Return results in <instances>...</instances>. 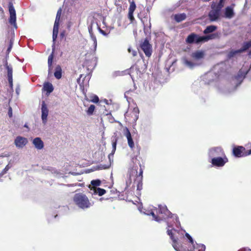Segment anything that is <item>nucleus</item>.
<instances>
[{
	"instance_id": "f257e3e1",
	"label": "nucleus",
	"mask_w": 251,
	"mask_h": 251,
	"mask_svg": "<svg viewBox=\"0 0 251 251\" xmlns=\"http://www.w3.org/2000/svg\"><path fill=\"white\" fill-rule=\"evenodd\" d=\"M132 162L134 163H137L140 167L139 172L138 174L137 169L136 168L132 169L131 173L129 175L130 179H131V175L136 174V179H135V182H137V190L140 191L142 189L143 187V170L145 168L144 163L142 158L138 155H137L135 157L132 158Z\"/></svg>"
},
{
	"instance_id": "f03ea898",
	"label": "nucleus",
	"mask_w": 251,
	"mask_h": 251,
	"mask_svg": "<svg viewBox=\"0 0 251 251\" xmlns=\"http://www.w3.org/2000/svg\"><path fill=\"white\" fill-rule=\"evenodd\" d=\"M218 37V33H212L206 36H199L195 33H191L186 38L185 41L189 44H198L201 42H205L212 39H214Z\"/></svg>"
},
{
	"instance_id": "7ed1b4c3",
	"label": "nucleus",
	"mask_w": 251,
	"mask_h": 251,
	"mask_svg": "<svg viewBox=\"0 0 251 251\" xmlns=\"http://www.w3.org/2000/svg\"><path fill=\"white\" fill-rule=\"evenodd\" d=\"M73 201L79 208L83 209L89 208L92 205L88 198L83 193L75 194L74 196Z\"/></svg>"
},
{
	"instance_id": "20e7f679",
	"label": "nucleus",
	"mask_w": 251,
	"mask_h": 251,
	"mask_svg": "<svg viewBox=\"0 0 251 251\" xmlns=\"http://www.w3.org/2000/svg\"><path fill=\"white\" fill-rule=\"evenodd\" d=\"M140 47L147 57H151L152 52V46L150 43L148 38H146L143 41H141Z\"/></svg>"
},
{
	"instance_id": "39448f33",
	"label": "nucleus",
	"mask_w": 251,
	"mask_h": 251,
	"mask_svg": "<svg viewBox=\"0 0 251 251\" xmlns=\"http://www.w3.org/2000/svg\"><path fill=\"white\" fill-rule=\"evenodd\" d=\"M233 155L236 157L245 156L251 154V149L248 151L243 146L234 147L232 150Z\"/></svg>"
},
{
	"instance_id": "423d86ee",
	"label": "nucleus",
	"mask_w": 251,
	"mask_h": 251,
	"mask_svg": "<svg viewBox=\"0 0 251 251\" xmlns=\"http://www.w3.org/2000/svg\"><path fill=\"white\" fill-rule=\"evenodd\" d=\"M157 214L161 215V218L172 219L173 218L175 214H172L167 208L166 206H159L157 209H156Z\"/></svg>"
},
{
	"instance_id": "0eeeda50",
	"label": "nucleus",
	"mask_w": 251,
	"mask_h": 251,
	"mask_svg": "<svg viewBox=\"0 0 251 251\" xmlns=\"http://www.w3.org/2000/svg\"><path fill=\"white\" fill-rule=\"evenodd\" d=\"M139 112L138 108L134 107L131 111L126 112L125 117L128 120L134 123L138 119Z\"/></svg>"
},
{
	"instance_id": "6e6552de",
	"label": "nucleus",
	"mask_w": 251,
	"mask_h": 251,
	"mask_svg": "<svg viewBox=\"0 0 251 251\" xmlns=\"http://www.w3.org/2000/svg\"><path fill=\"white\" fill-rule=\"evenodd\" d=\"M223 157H213L211 161V164L215 167H221L224 166L228 161L226 155H223Z\"/></svg>"
},
{
	"instance_id": "1a4fd4ad",
	"label": "nucleus",
	"mask_w": 251,
	"mask_h": 251,
	"mask_svg": "<svg viewBox=\"0 0 251 251\" xmlns=\"http://www.w3.org/2000/svg\"><path fill=\"white\" fill-rule=\"evenodd\" d=\"M178 243L176 244V248H174L176 251H194L195 247L193 243L185 241L183 242L179 247H177Z\"/></svg>"
},
{
	"instance_id": "9d476101",
	"label": "nucleus",
	"mask_w": 251,
	"mask_h": 251,
	"mask_svg": "<svg viewBox=\"0 0 251 251\" xmlns=\"http://www.w3.org/2000/svg\"><path fill=\"white\" fill-rule=\"evenodd\" d=\"M9 12L10 13V17L9 19V23L13 25H16V11L12 2H9L8 4Z\"/></svg>"
},
{
	"instance_id": "9b49d317",
	"label": "nucleus",
	"mask_w": 251,
	"mask_h": 251,
	"mask_svg": "<svg viewBox=\"0 0 251 251\" xmlns=\"http://www.w3.org/2000/svg\"><path fill=\"white\" fill-rule=\"evenodd\" d=\"M4 66L7 71V79L9 86L11 88L13 87V69L11 66L8 65L7 61H5Z\"/></svg>"
},
{
	"instance_id": "f8f14e48",
	"label": "nucleus",
	"mask_w": 251,
	"mask_h": 251,
	"mask_svg": "<svg viewBox=\"0 0 251 251\" xmlns=\"http://www.w3.org/2000/svg\"><path fill=\"white\" fill-rule=\"evenodd\" d=\"M28 143L27 139L22 136H18L14 141L16 146L18 148H22Z\"/></svg>"
},
{
	"instance_id": "ddd939ff",
	"label": "nucleus",
	"mask_w": 251,
	"mask_h": 251,
	"mask_svg": "<svg viewBox=\"0 0 251 251\" xmlns=\"http://www.w3.org/2000/svg\"><path fill=\"white\" fill-rule=\"evenodd\" d=\"M124 130H125L124 134L127 138L128 145L130 147V148L132 150L134 147V143L133 141V139H132V138L131 136V134L129 129L126 127H125Z\"/></svg>"
},
{
	"instance_id": "4468645a",
	"label": "nucleus",
	"mask_w": 251,
	"mask_h": 251,
	"mask_svg": "<svg viewBox=\"0 0 251 251\" xmlns=\"http://www.w3.org/2000/svg\"><path fill=\"white\" fill-rule=\"evenodd\" d=\"M209 154L212 156L225 155L224 151L221 147H215L211 149L209 151Z\"/></svg>"
},
{
	"instance_id": "2eb2a0df",
	"label": "nucleus",
	"mask_w": 251,
	"mask_h": 251,
	"mask_svg": "<svg viewBox=\"0 0 251 251\" xmlns=\"http://www.w3.org/2000/svg\"><path fill=\"white\" fill-rule=\"evenodd\" d=\"M33 144L37 150H41L44 148V142L40 137H36L33 140Z\"/></svg>"
},
{
	"instance_id": "dca6fc26",
	"label": "nucleus",
	"mask_w": 251,
	"mask_h": 251,
	"mask_svg": "<svg viewBox=\"0 0 251 251\" xmlns=\"http://www.w3.org/2000/svg\"><path fill=\"white\" fill-rule=\"evenodd\" d=\"M220 16V13L212 9L208 13V17L211 22L217 21L219 18Z\"/></svg>"
},
{
	"instance_id": "f3484780",
	"label": "nucleus",
	"mask_w": 251,
	"mask_h": 251,
	"mask_svg": "<svg viewBox=\"0 0 251 251\" xmlns=\"http://www.w3.org/2000/svg\"><path fill=\"white\" fill-rule=\"evenodd\" d=\"M42 119L43 121L47 120V116L48 115V109L46 104L45 101H43L42 103Z\"/></svg>"
},
{
	"instance_id": "a211bd4d",
	"label": "nucleus",
	"mask_w": 251,
	"mask_h": 251,
	"mask_svg": "<svg viewBox=\"0 0 251 251\" xmlns=\"http://www.w3.org/2000/svg\"><path fill=\"white\" fill-rule=\"evenodd\" d=\"M224 6V4L220 3L219 2L218 3L213 2L211 4V8L212 10H214V11H217L219 13L221 14V10Z\"/></svg>"
},
{
	"instance_id": "6ab92c4d",
	"label": "nucleus",
	"mask_w": 251,
	"mask_h": 251,
	"mask_svg": "<svg viewBox=\"0 0 251 251\" xmlns=\"http://www.w3.org/2000/svg\"><path fill=\"white\" fill-rule=\"evenodd\" d=\"M174 20L177 23H180L186 19L185 13L176 14L173 15Z\"/></svg>"
},
{
	"instance_id": "aec40b11",
	"label": "nucleus",
	"mask_w": 251,
	"mask_h": 251,
	"mask_svg": "<svg viewBox=\"0 0 251 251\" xmlns=\"http://www.w3.org/2000/svg\"><path fill=\"white\" fill-rule=\"evenodd\" d=\"M54 47L52 49V51L51 54L48 57V64L49 67V74L51 73V70L52 69V65L53 62V59L54 57Z\"/></svg>"
},
{
	"instance_id": "412c9836",
	"label": "nucleus",
	"mask_w": 251,
	"mask_h": 251,
	"mask_svg": "<svg viewBox=\"0 0 251 251\" xmlns=\"http://www.w3.org/2000/svg\"><path fill=\"white\" fill-rule=\"evenodd\" d=\"M234 15V13L233 11V8L227 6L225 8V17L231 19L232 18Z\"/></svg>"
},
{
	"instance_id": "4be33fe9",
	"label": "nucleus",
	"mask_w": 251,
	"mask_h": 251,
	"mask_svg": "<svg viewBox=\"0 0 251 251\" xmlns=\"http://www.w3.org/2000/svg\"><path fill=\"white\" fill-rule=\"evenodd\" d=\"M43 89L47 92V94H50L53 91V87L51 83L47 82L44 84Z\"/></svg>"
},
{
	"instance_id": "5701e85b",
	"label": "nucleus",
	"mask_w": 251,
	"mask_h": 251,
	"mask_svg": "<svg viewBox=\"0 0 251 251\" xmlns=\"http://www.w3.org/2000/svg\"><path fill=\"white\" fill-rule=\"evenodd\" d=\"M62 68L60 65H58L55 67V72L54 73V75L56 79H59L62 77Z\"/></svg>"
},
{
	"instance_id": "b1692460",
	"label": "nucleus",
	"mask_w": 251,
	"mask_h": 251,
	"mask_svg": "<svg viewBox=\"0 0 251 251\" xmlns=\"http://www.w3.org/2000/svg\"><path fill=\"white\" fill-rule=\"evenodd\" d=\"M173 230L176 231V229L174 228H172L171 229H168L167 230V234L170 236L171 239L173 241V246L174 248H176V244L177 243V240L175 238Z\"/></svg>"
},
{
	"instance_id": "393cba45",
	"label": "nucleus",
	"mask_w": 251,
	"mask_h": 251,
	"mask_svg": "<svg viewBox=\"0 0 251 251\" xmlns=\"http://www.w3.org/2000/svg\"><path fill=\"white\" fill-rule=\"evenodd\" d=\"M217 29V26L214 25H210L207 26L205 29L203 30V33L204 34H207L215 31Z\"/></svg>"
},
{
	"instance_id": "a878e982",
	"label": "nucleus",
	"mask_w": 251,
	"mask_h": 251,
	"mask_svg": "<svg viewBox=\"0 0 251 251\" xmlns=\"http://www.w3.org/2000/svg\"><path fill=\"white\" fill-rule=\"evenodd\" d=\"M251 47V40L248 42H245L243 44L242 48L240 49L241 52H244Z\"/></svg>"
},
{
	"instance_id": "bb28decb",
	"label": "nucleus",
	"mask_w": 251,
	"mask_h": 251,
	"mask_svg": "<svg viewBox=\"0 0 251 251\" xmlns=\"http://www.w3.org/2000/svg\"><path fill=\"white\" fill-rule=\"evenodd\" d=\"M14 42V39L13 38H11L10 39H8V48L6 50V53L7 55H8L10 52L11 49L13 47Z\"/></svg>"
},
{
	"instance_id": "cd10ccee",
	"label": "nucleus",
	"mask_w": 251,
	"mask_h": 251,
	"mask_svg": "<svg viewBox=\"0 0 251 251\" xmlns=\"http://www.w3.org/2000/svg\"><path fill=\"white\" fill-rule=\"evenodd\" d=\"M192 56L193 58L199 59L203 57L204 53L201 51H197L195 52H193Z\"/></svg>"
},
{
	"instance_id": "c85d7f7f",
	"label": "nucleus",
	"mask_w": 251,
	"mask_h": 251,
	"mask_svg": "<svg viewBox=\"0 0 251 251\" xmlns=\"http://www.w3.org/2000/svg\"><path fill=\"white\" fill-rule=\"evenodd\" d=\"M95 192L98 193L100 196H101L106 193V190L100 188H95Z\"/></svg>"
},
{
	"instance_id": "c756f323",
	"label": "nucleus",
	"mask_w": 251,
	"mask_h": 251,
	"mask_svg": "<svg viewBox=\"0 0 251 251\" xmlns=\"http://www.w3.org/2000/svg\"><path fill=\"white\" fill-rule=\"evenodd\" d=\"M135 72L136 73H137V72H139V73H141V71L139 70V68L136 65L133 66L130 69V75L132 77L134 76V73ZM137 74H138V73H137Z\"/></svg>"
},
{
	"instance_id": "7c9ffc66",
	"label": "nucleus",
	"mask_w": 251,
	"mask_h": 251,
	"mask_svg": "<svg viewBox=\"0 0 251 251\" xmlns=\"http://www.w3.org/2000/svg\"><path fill=\"white\" fill-rule=\"evenodd\" d=\"M136 6L134 2V1H132L130 3L129 7L128 9V12L129 13H134L136 9Z\"/></svg>"
},
{
	"instance_id": "2f4dec72",
	"label": "nucleus",
	"mask_w": 251,
	"mask_h": 251,
	"mask_svg": "<svg viewBox=\"0 0 251 251\" xmlns=\"http://www.w3.org/2000/svg\"><path fill=\"white\" fill-rule=\"evenodd\" d=\"M95 109V106L94 105H91L88 108L86 112L88 115H92L93 114L94 110Z\"/></svg>"
},
{
	"instance_id": "473e14b6",
	"label": "nucleus",
	"mask_w": 251,
	"mask_h": 251,
	"mask_svg": "<svg viewBox=\"0 0 251 251\" xmlns=\"http://www.w3.org/2000/svg\"><path fill=\"white\" fill-rule=\"evenodd\" d=\"M241 53V51H240V50H232L228 53V57L229 58H231L234 57L236 54Z\"/></svg>"
},
{
	"instance_id": "72a5a7b5",
	"label": "nucleus",
	"mask_w": 251,
	"mask_h": 251,
	"mask_svg": "<svg viewBox=\"0 0 251 251\" xmlns=\"http://www.w3.org/2000/svg\"><path fill=\"white\" fill-rule=\"evenodd\" d=\"M11 168V166H9V164L6 165L5 167L2 170V171L0 173V177H2L4 174H5L7 171Z\"/></svg>"
},
{
	"instance_id": "f704fd0d",
	"label": "nucleus",
	"mask_w": 251,
	"mask_h": 251,
	"mask_svg": "<svg viewBox=\"0 0 251 251\" xmlns=\"http://www.w3.org/2000/svg\"><path fill=\"white\" fill-rule=\"evenodd\" d=\"M91 185L94 187L99 186L101 184V181L99 179L93 180L91 182Z\"/></svg>"
},
{
	"instance_id": "c9c22d12",
	"label": "nucleus",
	"mask_w": 251,
	"mask_h": 251,
	"mask_svg": "<svg viewBox=\"0 0 251 251\" xmlns=\"http://www.w3.org/2000/svg\"><path fill=\"white\" fill-rule=\"evenodd\" d=\"M61 12H62V10L61 8H59L57 12V14H56V18H55V23H59V21H60V17H61Z\"/></svg>"
},
{
	"instance_id": "e433bc0d",
	"label": "nucleus",
	"mask_w": 251,
	"mask_h": 251,
	"mask_svg": "<svg viewBox=\"0 0 251 251\" xmlns=\"http://www.w3.org/2000/svg\"><path fill=\"white\" fill-rule=\"evenodd\" d=\"M59 23H55L54 24L53 32L58 33Z\"/></svg>"
},
{
	"instance_id": "4c0bfd02",
	"label": "nucleus",
	"mask_w": 251,
	"mask_h": 251,
	"mask_svg": "<svg viewBox=\"0 0 251 251\" xmlns=\"http://www.w3.org/2000/svg\"><path fill=\"white\" fill-rule=\"evenodd\" d=\"M116 145H117V142L116 141L112 143V148L113 150L112 151V152L108 155L109 158H110V156L112 155H113V154L115 153V151L116 149Z\"/></svg>"
},
{
	"instance_id": "58836bf2",
	"label": "nucleus",
	"mask_w": 251,
	"mask_h": 251,
	"mask_svg": "<svg viewBox=\"0 0 251 251\" xmlns=\"http://www.w3.org/2000/svg\"><path fill=\"white\" fill-rule=\"evenodd\" d=\"M128 51L129 52V53H131L132 55L134 57V56H136L137 55V52L136 50H133L131 49V47H129L128 48Z\"/></svg>"
},
{
	"instance_id": "ea45409f",
	"label": "nucleus",
	"mask_w": 251,
	"mask_h": 251,
	"mask_svg": "<svg viewBox=\"0 0 251 251\" xmlns=\"http://www.w3.org/2000/svg\"><path fill=\"white\" fill-rule=\"evenodd\" d=\"M151 215L153 217L154 220H155L156 221L159 222L160 221H161V218L156 216L154 212L151 211Z\"/></svg>"
},
{
	"instance_id": "a19ab883",
	"label": "nucleus",
	"mask_w": 251,
	"mask_h": 251,
	"mask_svg": "<svg viewBox=\"0 0 251 251\" xmlns=\"http://www.w3.org/2000/svg\"><path fill=\"white\" fill-rule=\"evenodd\" d=\"M91 101L94 103H98L99 101V98L97 95H94L92 97Z\"/></svg>"
},
{
	"instance_id": "79ce46f5",
	"label": "nucleus",
	"mask_w": 251,
	"mask_h": 251,
	"mask_svg": "<svg viewBox=\"0 0 251 251\" xmlns=\"http://www.w3.org/2000/svg\"><path fill=\"white\" fill-rule=\"evenodd\" d=\"M128 18L130 21L131 23H133L135 19L133 16V13H128Z\"/></svg>"
},
{
	"instance_id": "37998d69",
	"label": "nucleus",
	"mask_w": 251,
	"mask_h": 251,
	"mask_svg": "<svg viewBox=\"0 0 251 251\" xmlns=\"http://www.w3.org/2000/svg\"><path fill=\"white\" fill-rule=\"evenodd\" d=\"M185 236H186V237H187V238L189 240L188 242L194 244L193 239H192V237L188 233H185Z\"/></svg>"
},
{
	"instance_id": "c03bdc74",
	"label": "nucleus",
	"mask_w": 251,
	"mask_h": 251,
	"mask_svg": "<svg viewBox=\"0 0 251 251\" xmlns=\"http://www.w3.org/2000/svg\"><path fill=\"white\" fill-rule=\"evenodd\" d=\"M198 251H205V247L204 245H200L198 246Z\"/></svg>"
},
{
	"instance_id": "a18cd8bd",
	"label": "nucleus",
	"mask_w": 251,
	"mask_h": 251,
	"mask_svg": "<svg viewBox=\"0 0 251 251\" xmlns=\"http://www.w3.org/2000/svg\"><path fill=\"white\" fill-rule=\"evenodd\" d=\"M8 114L9 117H12V108L10 107L8 109Z\"/></svg>"
},
{
	"instance_id": "49530a36",
	"label": "nucleus",
	"mask_w": 251,
	"mask_h": 251,
	"mask_svg": "<svg viewBox=\"0 0 251 251\" xmlns=\"http://www.w3.org/2000/svg\"><path fill=\"white\" fill-rule=\"evenodd\" d=\"M58 33H52V39L53 41L56 40L57 37Z\"/></svg>"
},
{
	"instance_id": "de8ad7c7",
	"label": "nucleus",
	"mask_w": 251,
	"mask_h": 251,
	"mask_svg": "<svg viewBox=\"0 0 251 251\" xmlns=\"http://www.w3.org/2000/svg\"><path fill=\"white\" fill-rule=\"evenodd\" d=\"M145 20L141 19V21H142V23L143 24V25H145V20H146V22L148 21L147 18L145 17Z\"/></svg>"
},
{
	"instance_id": "09e8293b",
	"label": "nucleus",
	"mask_w": 251,
	"mask_h": 251,
	"mask_svg": "<svg viewBox=\"0 0 251 251\" xmlns=\"http://www.w3.org/2000/svg\"><path fill=\"white\" fill-rule=\"evenodd\" d=\"M72 25V23L69 22L67 24V28H70Z\"/></svg>"
},
{
	"instance_id": "8fccbe9b",
	"label": "nucleus",
	"mask_w": 251,
	"mask_h": 251,
	"mask_svg": "<svg viewBox=\"0 0 251 251\" xmlns=\"http://www.w3.org/2000/svg\"><path fill=\"white\" fill-rule=\"evenodd\" d=\"M65 36V31L62 32L61 33H60V36L61 37H63L64 36Z\"/></svg>"
},
{
	"instance_id": "3c124183",
	"label": "nucleus",
	"mask_w": 251,
	"mask_h": 251,
	"mask_svg": "<svg viewBox=\"0 0 251 251\" xmlns=\"http://www.w3.org/2000/svg\"><path fill=\"white\" fill-rule=\"evenodd\" d=\"M224 0H220V1H219L220 3H222L223 4H224Z\"/></svg>"
},
{
	"instance_id": "603ef678",
	"label": "nucleus",
	"mask_w": 251,
	"mask_h": 251,
	"mask_svg": "<svg viewBox=\"0 0 251 251\" xmlns=\"http://www.w3.org/2000/svg\"><path fill=\"white\" fill-rule=\"evenodd\" d=\"M167 223H168V222H167ZM168 226L169 227H172V226H173V225H170V224H169V223H168Z\"/></svg>"
},
{
	"instance_id": "864d4df0",
	"label": "nucleus",
	"mask_w": 251,
	"mask_h": 251,
	"mask_svg": "<svg viewBox=\"0 0 251 251\" xmlns=\"http://www.w3.org/2000/svg\"><path fill=\"white\" fill-rule=\"evenodd\" d=\"M175 218L176 219V215H175V216H174V218H172V219H173V221H174V219H175ZM173 223H175V221H173Z\"/></svg>"
},
{
	"instance_id": "5fc2aeb1",
	"label": "nucleus",
	"mask_w": 251,
	"mask_h": 251,
	"mask_svg": "<svg viewBox=\"0 0 251 251\" xmlns=\"http://www.w3.org/2000/svg\"><path fill=\"white\" fill-rule=\"evenodd\" d=\"M249 54L251 55V50L249 51Z\"/></svg>"
},
{
	"instance_id": "6e6d98bb",
	"label": "nucleus",
	"mask_w": 251,
	"mask_h": 251,
	"mask_svg": "<svg viewBox=\"0 0 251 251\" xmlns=\"http://www.w3.org/2000/svg\"><path fill=\"white\" fill-rule=\"evenodd\" d=\"M0 10H2V8L1 7L0 8Z\"/></svg>"
}]
</instances>
